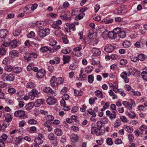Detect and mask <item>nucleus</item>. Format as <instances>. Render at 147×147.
Returning <instances> with one entry per match:
<instances>
[{"label":"nucleus","instance_id":"nucleus-1","mask_svg":"<svg viewBox=\"0 0 147 147\" xmlns=\"http://www.w3.org/2000/svg\"><path fill=\"white\" fill-rule=\"evenodd\" d=\"M50 32V30L47 28L40 29L38 33L40 37L42 38L49 35Z\"/></svg>","mask_w":147,"mask_h":147},{"label":"nucleus","instance_id":"nucleus-2","mask_svg":"<svg viewBox=\"0 0 147 147\" xmlns=\"http://www.w3.org/2000/svg\"><path fill=\"white\" fill-rule=\"evenodd\" d=\"M40 93L36 89H33L29 92V97L31 100H34L36 97L38 96Z\"/></svg>","mask_w":147,"mask_h":147},{"label":"nucleus","instance_id":"nucleus-3","mask_svg":"<svg viewBox=\"0 0 147 147\" xmlns=\"http://www.w3.org/2000/svg\"><path fill=\"white\" fill-rule=\"evenodd\" d=\"M14 115L16 117L23 119L25 118V113L24 111L22 110L17 111L14 113Z\"/></svg>","mask_w":147,"mask_h":147},{"label":"nucleus","instance_id":"nucleus-4","mask_svg":"<svg viewBox=\"0 0 147 147\" xmlns=\"http://www.w3.org/2000/svg\"><path fill=\"white\" fill-rule=\"evenodd\" d=\"M114 49V46L112 45L108 44L104 48V51L107 52L111 53L113 51Z\"/></svg>","mask_w":147,"mask_h":147},{"label":"nucleus","instance_id":"nucleus-5","mask_svg":"<svg viewBox=\"0 0 147 147\" xmlns=\"http://www.w3.org/2000/svg\"><path fill=\"white\" fill-rule=\"evenodd\" d=\"M62 24V21L60 20H58L57 21H55L53 22L52 25V27L55 29H59L61 28L59 26Z\"/></svg>","mask_w":147,"mask_h":147},{"label":"nucleus","instance_id":"nucleus-6","mask_svg":"<svg viewBox=\"0 0 147 147\" xmlns=\"http://www.w3.org/2000/svg\"><path fill=\"white\" fill-rule=\"evenodd\" d=\"M56 99L53 97L48 98L46 100L47 104L49 105H54L56 102Z\"/></svg>","mask_w":147,"mask_h":147},{"label":"nucleus","instance_id":"nucleus-7","mask_svg":"<svg viewBox=\"0 0 147 147\" xmlns=\"http://www.w3.org/2000/svg\"><path fill=\"white\" fill-rule=\"evenodd\" d=\"M60 17L63 20L67 21L70 20L71 16L70 15V12L68 11L65 14L61 15Z\"/></svg>","mask_w":147,"mask_h":147},{"label":"nucleus","instance_id":"nucleus-8","mask_svg":"<svg viewBox=\"0 0 147 147\" xmlns=\"http://www.w3.org/2000/svg\"><path fill=\"white\" fill-rule=\"evenodd\" d=\"M120 76L122 78L125 83H127L129 82V79L127 77V76L126 71H123L121 73Z\"/></svg>","mask_w":147,"mask_h":147},{"label":"nucleus","instance_id":"nucleus-9","mask_svg":"<svg viewBox=\"0 0 147 147\" xmlns=\"http://www.w3.org/2000/svg\"><path fill=\"white\" fill-rule=\"evenodd\" d=\"M92 52L94 55L99 56L101 54V51L100 50L96 48H94L92 50Z\"/></svg>","mask_w":147,"mask_h":147},{"label":"nucleus","instance_id":"nucleus-10","mask_svg":"<svg viewBox=\"0 0 147 147\" xmlns=\"http://www.w3.org/2000/svg\"><path fill=\"white\" fill-rule=\"evenodd\" d=\"M43 125L44 126L48 128L47 131L49 132H50L52 130L53 128L51 127L52 125L51 123L46 121L44 123Z\"/></svg>","mask_w":147,"mask_h":147},{"label":"nucleus","instance_id":"nucleus-11","mask_svg":"<svg viewBox=\"0 0 147 147\" xmlns=\"http://www.w3.org/2000/svg\"><path fill=\"white\" fill-rule=\"evenodd\" d=\"M8 33V31L6 29H3L0 30V38H4Z\"/></svg>","mask_w":147,"mask_h":147},{"label":"nucleus","instance_id":"nucleus-12","mask_svg":"<svg viewBox=\"0 0 147 147\" xmlns=\"http://www.w3.org/2000/svg\"><path fill=\"white\" fill-rule=\"evenodd\" d=\"M71 59V57L68 55H64L63 56V64L68 63Z\"/></svg>","mask_w":147,"mask_h":147},{"label":"nucleus","instance_id":"nucleus-13","mask_svg":"<svg viewBox=\"0 0 147 147\" xmlns=\"http://www.w3.org/2000/svg\"><path fill=\"white\" fill-rule=\"evenodd\" d=\"M60 61V58L58 57H56L53 60H51L49 62L51 64L53 63L54 64H57L59 63Z\"/></svg>","mask_w":147,"mask_h":147},{"label":"nucleus","instance_id":"nucleus-14","mask_svg":"<svg viewBox=\"0 0 147 147\" xmlns=\"http://www.w3.org/2000/svg\"><path fill=\"white\" fill-rule=\"evenodd\" d=\"M55 77L53 76L50 81V84L51 86L54 87H57L58 85L55 80Z\"/></svg>","mask_w":147,"mask_h":147},{"label":"nucleus","instance_id":"nucleus-15","mask_svg":"<svg viewBox=\"0 0 147 147\" xmlns=\"http://www.w3.org/2000/svg\"><path fill=\"white\" fill-rule=\"evenodd\" d=\"M36 84L33 82H30L28 83L26 85V87L28 88L33 89L35 87Z\"/></svg>","mask_w":147,"mask_h":147},{"label":"nucleus","instance_id":"nucleus-16","mask_svg":"<svg viewBox=\"0 0 147 147\" xmlns=\"http://www.w3.org/2000/svg\"><path fill=\"white\" fill-rule=\"evenodd\" d=\"M55 134L58 136H61L63 134V131L61 129L57 128L54 129Z\"/></svg>","mask_w":147,"mask_h":147},{"label":"nucleus","instance_id":"nucleus-17","mask_svg":"<svg viewBox=\"0 0 147 147\" xmlns=\"http://www.w3.org/2000/svg\"><path fill=\"white\" fill-rule=\"evenodd\" d=\"M10 45L11 47L10 48H15L18 46L17 40L16 39L13 40L11 42H10Z\"/></svg>","mask_w":147,"mask_h":147},{"label":"nucleus","instance_id":"nucleus-18","mask_svg":"<svg viewBox=\"0 0 147 147\" xmlns=\"http://www.w3.org/2000/svg\"><path fill=\"white\" fill-rule=\"evenodd\" d=\"M44 100L42 99L37 100L35 102L34 105L36 107H39L41 105L43 104Z\"/></svg>","mask_w":147,"mask_h":147},{"label":"nucleus","instance_id":"nucleus-19","mask_svg":"<svg viewBox=\"0 0 147 147\" xmlns=\"http://www.w3.org/2000/svg\"><path fill=\"white\" fill-rule=\"evenodd\" d=\"M7 138V136L5 134H3L0 137V142L4 144L5 143V141Z\"/></svg>","mask_w":147,"mask_h":147},{"label":"nucleus","instance_id":"nucleus-20","mask_svg":"<svg viewBox=\"0 0 147 147\" xmlns=\"http://www.w3.org/2000/svg\"><path fill=\"white\" fill-rule=\"evenodd\" d=\"M124 128L125 130L129 133H132L134 131L133 128L129 126L125 125Z\"/></svg>","mask_w":147,"mask_h":147},{"label":"nucleus","instance_id":"nucleus-21","mask_svg":"<svg viewBox=\"0 0 147 147\" xmlns=\"http://www.w3.org/2000/svg\"><path fill=\"white\" fill-rule=\"evenodd\" d=\"M97 130L96 127H93L91 129V133L92 134H96L97 136L100 135V133Z\"/></svg>","mask_w":147,"mask_h":147},{"label":"nucleus","instance_id":"nucleus-22","mask_svg":"<svg viewBox=\"0 0 147 147\" xmlns=\"http://www.w3.org/2000/svg\"><path fill=\"white\" fill-rule=\"evenodd\" d=\"M126 115L130 118L132 119H134L136 117V113L134 111H130L129 112L127 113Z\"/></svg>","mask_w":147,"mask_h":147},{"label":"nucleus","instance_id":"nucleus-23","mask_svg":"<svg viewBox=\"0 0 147 147\" xmlns=\"http://www.w3.org/2000/svg\"><path fill=\"white\" fill-rule=\"evenodd\" d=\"M71 51V49L70 47H67L66 49H63L61 50L62 53L67 54L69 53Z\"/></svg>","mask_w":147,"mask_h":147},{"label":"nucleus","instance_id":"nucleus-24","mask_svg":"<svg viewBox=\"0 0 147 147\" xmlns=\"http://www.w3.org/2000/svg\"><path fill=\"white\" fill-rule=\"evenodd\" d=\"M117 36V35L113 31L112 32H109L108 37L111 39L115 38Z\"/></svg>","mask_w":147,"mask_h":147},{"label":"nucleus","instance_id":"nucleus-25","mask_svg":"<svg viewBox=\"0 0 147 147\" xmlns=\"http://www.w3.org/2000/svg\"><path fill=\"white\" fill-rule=\"evenodd\" d=\"M1 45V47L2 48H4L6 49V47H7L9 46V38H6Z\"/></svg>","mask_w":147,"mask_h":147},{"label":"nucleus","instance_id":"nucleus-26","mask_svg":"<svg viewBox=\"0 0 147 147\" xmlns=\"http://www.w3.org/2000/svg\"><path fill=\"white\" fill-rule=\"evenodd\" d=\"M122 45L124 48H128L131 46V43L130 41L126 40L123 42Z\"/></svg>","mask_w":147,"mask_h":147},{"label":"nucleus","instance_id":"nucleus-27","mask_svg":"<svg viewBox=\"0 0 147 147\" xmlns=\"http://www.w3.org/2000/svg\"><path fill=\"white\" fill-rule=\"evenodd\" d=\"M10 54H11V57H16L18 55V52L16 50H13L10 52Z\"/></svg>","mask_w":147,"mask_h":147},{"label":"nucleus","instance_id":"nucleus-28","mask_svg":"<svg viewBox=\"0 0 147 147\" xmlns=\"http://www.w3.org/2000/svg\"><path fill=\"white\" fill-rule=\"evenodd\" d=\"M34 104L33 102L29 103L26 106V109L27 110H29L33 107Z\"/></svg>","mask_w":147,"mask_h":147},{"label":"nucleus","instance_id":"nucleus-29","mask_svg":"<svg viewBox=\"0 0 147 147\" xmlns=\"http://www.w3.org/2000/svg\"><path fill=\"white\" fill-rule=\"evenodd\" d=\"M47 121H52L54 119V117L52 115H48L45 116V117Z\"/></svg>","mask_w":147,"mask_h":147},{"label":"nucleus","instance_id":"nucleus-30","mask_svg":"<svg viewBox=\"0 0 147 147\" xmlns=\"http://www.w3.org/2000/svg\"><path fill=\"white\" fill-rule=\"evenodd\" d=\"M43 91L47 93H52V90L49 87H46L43 90Z\"/></svg>","mask_w":147,"mask_h":147},{"label":"nucleus","instance_id":"nucleus-31","mask_svg":"<svg viewBox=\"0 0 147 147\" xmlns=\"http://www.w3.org/2000/svg\"><path fill=\"white\" fill-rule=\"evenodd\" d=\"M138 57L139 61L140 60L141 61H144L147 58V57L146 55L142 54H139Z\"/></svg>","mask_w":147,"mask_h":147},{"label":"nucleus","instance_id":"nucleus-32","mask_svg":"<svg viewBox=\"0 0 147 147\" xmlns=\"http://www.w3.org/2000/svg\"><path fill=\"white\" fill-rule=\"evenodd\" d=\"M74 94L76 96H80L82 95L83 93L81 90L78 91V90L75 89L74 90Z\"/></svg>","mask_w":147,"mask_h":147},{"label":"nucleus","instance_id":"nucleus-33","mask_svg":"<svg viewBox=\"0 0 147 147\" xmlns=\"http://www.w3.org/2000/svg\"><path fill=\"white\" fill-rule=\"evenodd\" d=\"M141 75L143 79L144 80L147 81V72L143 71L141 73Z\"/></svg>","mask_w":147,"mask_h":147},{"label":"nucleus","instance_id":"nucleus-34","mask_svg":"<svg viewBox=\"0 0 147 147\" xmlns=\"http://www.w3.org/2000/svg\"><path fill=\"white\" fill-rule=\"evenodd\" d=\"M35 143L38 145H40L42 144L43 141L42 139L40 138H37L34 140Z\"/></svg>","mask_w":147,"mask_h":147},{"label":"nucleus","instance_id":"nucleus-35","mask_svg":"<svg viewBox=\"0 0 147 147\" xmlns=\"http://www.w3.org/2000/svg\"><path fill=\"white\" fill-rule=\"evenodd\" d=\"M94 93L95 95L98 98L102 97V93L100 90H97L96 91L94 92Z\"/></svg>","mask_w":147,"mask_h":147},{"label":"nucleus","instance_id":"nucleus-36","mask_svg":"<svg viewBox=\"0 0 147 147\" xmlns=\"http://www.w3.org/2000/svg\"><path fill=\"white\" fill-rule=\"evenodd\" d=\"M119 37L122 38H124L126 36V33L125 32L123 31H121L118 34Z\"/></svg>","mask_w":147,"mask_h":147},{"label":"nucleus","instance_id":"nucleus-37","mask_svg":"<svg viewBox=\"0 0 147 147\" xmlns=\"http://www.w3.org/2000/svg\"><path fill=\"white\" fill-rule=\"evenodd\" d=\"M21 32V30L20 29H16L13 31V34L14 36L17 37L19 35Z\"/></svg>","mask_w":147,"mask_h":147},{"label":"nucleus","instance_id":"nucleus-38","mask_svg":"<svg viewBox=\"0 0 147 147\" xmlns=\"http://www.w3.org/2000/svg\"><path fill=\"white\" fill-rule=\"evenodd\" d=\"M132 73L135 76L137 77L139 76L140 72L136 69H134L132 71Z\"/></svg>","mask_w":147,"mask_h":147},{"label":"nucleus","instance_id":"nucleus-39","mask_svg":"<svg viewBox=\"0 0 147 147\" xmlns=\"http://www.w3.org/2000/svg\"><path fill=\"white\" fill-rule=\"evenodd\" d=\"M6 49L4 48L0 47V56H2L5 54Z\"/></svg>","mask_w":147,"mask_h":147},{"label":"nucleus","instance_id":"nucleus-40","mask_svg":"<svg viewBox=\"0 0 147 147\" xmlns=\"http://www.w3.org/2000/svg\"><path fill=\"white\" fill-rule=\"evenodd\" d=\"M49 44L51 46H53L57 44V42L53 38H51L49 40Z\"/></svg>","mask_w":147,"mask_h":147},{"label":"nucleus","instance_id":"nucleus-41","mask_svg":"<svg viewBox=\"0 0 147 147\" xmlns=\"http://www.w3.org/2000/svg\"><path fill=\"white\" fill-rule=\"evenodd\" d=\"M28 123L30 125H35L37 123V122L36 120L31 119L28 120Z\"/></svg>","mask_w":147,"mask_h":147},{"label":"nucleus","instance_id":"nucleus-42","mask_svg":"<svg viewBox=\"0 0 147 147\" xmlns=\"http://www.w3.org/2000/svg\"><path fill=\"white\" fill-rule=\"evenodd\" d=\"M48 137L49 139L51 140H54L55 138L54 134L51 132L49 134Z\"/></svg>","mask_w":147,"mask_h":147},{"label":"nucleus","instance_id":"nucleus-43","mask_svg":"<svg viewBox=\"0 0 147 147\" xmlns=\"http://www.w3.org/2000/svg\"><path fill=\"white\" fill-rule=\"evenodd\" d=\"M39 50L40 52H46L48 51V47L46 46L43 47H41Z\"/></svg>","mask_w":147,"mask_h":147},{"label":"nucleus","instance_id":"nucleus-44","mask_svg":"<svg viewBox=\"0 0 147 147\" xmlns=\"http://www.w3.org/2000/svg\"><path fill=\"white\" fill-rule=\"evenodd\" d=\"M55 80L58 85L61 84L63 81V79L62 78H55Z\"/></svg>","mask_w":147,"mask_h":147},{"label":"nucleus","instance_id":"nucleus-45","mask_svg":"<svg viewBox=\"0 0 147 147\" xmlns=\"http://www.w3.org/2000/svg\"><path fill=\"white\" fill-rule=\"evenodd\" d=\"M32 57L31 56V53H28L24 57V59L27 60L28 62H29V61L31 59Z\"/></svg>","mask_w":147,"mask_h":147},{"label":"nucleus","instance_id":"nucleus-46","mask_svg":"<svg viewBox=\"0 0 147 147\" xmlns=\"http://www.w3.org/2000/svg\"><path fill=\"white\" fill-rule=\"evenodd\" d=\"M109 117L111 120L113 119H115L116 117V113L114 111H112Z\"/></svg>","mask_w":147,"mask_h":147},{"label":"nucleus","instance_id":"nucleus-47","mask_svg":"<svg viewBox=\"0 0 147 147\" xmlns=\"http://www.w3.org/2000/svg\"><path fill=\"white\" fill-rule=\"evenodd\" d=\"M96 124L98 130H100L102 127V123L101 121H98L97 122Z\"/></svg>","mask_w":147,"mask_h":147},{"label":"nucleus","instance_id":"nucleus-48","mask_svg":"<svg viewBox=\"0 0 147 147\" xmlns=\"http://www.w3.org/2000/svg\"><path fill=\"white\" fill-rule=\"evenodd\" d=\"M121 125V121L119 119H117L115 121V123L114 124V127L115 128H117L119 127Z\"/></svg>","mask_w":147,"mask_h":147},{"label":"nucleus","instance_id":"nucleus-49","mask_svg":"<svg viewBox=\"0 0 147 147\" xmlns=\"http://www.w3.org/2000/svg\"><path fill=\"white\" fill-rule=\"evenodd\" d=\"M106 142L107 144L110 145L111 146L113 144V141L110 138H108L106 139Z\"/></svg>","mask_w":147,"mask_h":147},{"label":"nucleus","instance_id":"nucleus-50","mask_svg":"<svg viewBox=\"0 0 147 147\" xmlns=\"http://www.w3.org/2000/svg\"><path fill=\"white\" fill-rule=\"evenodd\" d=\"M35 36V33L33 31H31L27 35V37L29 38H33Z\"/></svg>","mask_w":147,"mask_h":147},{"label":"nucleus","instance_id":"nucleus-51","mask_svg":"<svg viewBox=\"0 0 147 147\" xmlns=\"http://www.w3.org/2000/svg\"><path fill=\"white\" fill-rule=\"evenodd\" d=\"M51 122L52 125L54 126L57 125H59L60 123V121L57 119H55L54 121L53 120Z\"/></svg>","mask_w":147,"mask_h":147},{"label":"nucleus","instance_id":"nucleus-52","mask_svg":"<svg viewBox=\"0 0 147 147\" xmlns=\"http://www.w3.org/2000/svg\"><path fill=\"white\" fill-rule=\"evenodd\" d=\"M119 9L120 10V14H123L125 13L126 12L125 8L123 7H122V6H120V7L119 8Z\"/></svg>","mask_w":147,"mask_h":147},{"label":"nucleus","instance_id":"nucleus-53","mask_svg":"<svg viewBox=\"0 0 147 147\" xmlns=\"http://www.w3.org/2000/svg\"><path fill=\"white\" fill-rule=\"evenodd\" d=\"M137 109L140 111H144L146 110L145 107L142 105H140L138 106Z\"/></svg>","mask_w":147,"mask_h":147},{"label":"nucleus","instance_id":"nucleus-54","mask_svg":"<svg viewBox=\"0 0 147 147\" xmlns=\"http://www.w3.org/2000/svg\"><path fill=\"white\" fill-rule=\"evenodd\" d=\"M93 69L92 66H89L88 68H86L85 69V71L88 74L90 73Z\"/></svg>","mask_w":147,"mask_h":147},{"label":"nucleus","instance_id":"nucleus-55","mask_svg":"<svg viewBox=\"0 0 147 147\" xmlns=\"http://www.w3.org/2000/svg\"><path fill=\"white\" fill-rule=\"evenodd\" d=\"M88 81L90 83H92L94 81V77L92 75H90L88 76Z\"/></svg>","mask_w":147,"mask_h":147},{"label":"nucleus","instance_id":"nucleus-56","mask_svg":"<svg viewBox=\"0 0 147 147\" xmlns=\"http://www.w3.org/2000/svg\"><path fill=\"white\" fill-rule=\"evenodd\" d=\"M88 113L92 115L93 117H95L96 116V114L93 111H92L91 109H89L88 110Z\"/></svg>","mask_w":147,"mask_h":147},{"label":"nucleus","instance_id":"nucleus-57","mask_svg":"<svg viewBox=\"0 0 147 147\" xmlns=\"http://www.w3.org/2000/svg\"><path fill=\"white\" fill-rule=\"evenodd\" d=\"M23 137L21 136L18 137L16 139V141L17 142V144H19L22 143V140H23Z\"/></svg>","mask_w":147,"mask_h":147},{"label":"nucleus","instance_id":"nucleus-58","mask_svg":"<svg viewBox=\"0 0 147 147\" xmlns=\"http://www.w3.org/2000/svg\"><path fill=\"white\" fill-rule=\"evenodd\" d=\"M113 31L117 35V34H118L119 32H120L121 31V29L119 28H117L114 29Z\"/></svg>","mask_w":147,"mask_h":147},{"label":"nucleus","instance_id":"nucleus-59","mask_svg":"<svg viewBox=\"0 0 147 147\" xmlns=\"http://www.w3.org/2000/svg\"><path fill=\"white\" fill-rule=\"evenodd\" d=\"M131 60L135 62H139V59H138V57L132 56L131 57Z\"/></svg>","mask_w":147,"mask_h":147},{"label":"nucleus","instance_id":"nucleus-60","mask_svg":"<svg viewBox=\"0 0 147 147\" xmlns=\"http://www.w3.org/2000/svg\"><path fill=\"white\" fill-rule=\"evenodd\" d=\"M120 119L123 122L126 123L127 121V119L125 116H121L120 117Z\"/></svg>","mask_w":147,"mask_h":147},{"label":"nucleus","instance_id":"nucleus-61","mask_svg":"<svg viewBox=\"0 0 147 147\" xmlns=\"http://www.w3.org/2000/svg\"><path fill=\"white\" fill-rule=\"evenodd\" d=\"M100 121L102 123L106 124L108 123V120L107 118L104 117L101 118Z\"/></svg>","mask_w":147,"mask_h":147},{"label":"nucleus","instance_id":"nucleus-62","mask_svg":"<svg viewBox=\"0 0 147 147\" xmlns=\"http://www.w3.org/2000/svg\"><path fill=\"white\" fill-rule=\"evenodd\" d=\"M84 16V13H82L80 14H79L77 16H76L75 18H78L79 20H80L82 19Z\"/></svg>","mask_w":147,"mask_h":147},{"label":"nucleus","instance_id":"nucleus-63","mask_svg":"<svg viewBox=\"0 0 147 147\" xmlns=\"http://www.w3.org/2000/svg\"><path fill=\"white\" fill-rule=\"evenodd\" d=\"M38 7V4L35 3L32 5L31 9L32 10L31 12H32L35 9Z\"/></svg>","mask_w":147,"mask_h":147},{"label":"nucleus","instance_id":"nucleus-64","mask_svg":"<svg viewBox=\"0 0 147 147\" xmlns=\"http://www.w3.org/2000/svg\"><path fill=\"white\" fill-rule=\"evenodd\" d=\"M14 71L17 73H20L22 71V69L20 67H16L14 69Z\"/></svg>","mask_w":147,"mask_h":147}]
</instances>
